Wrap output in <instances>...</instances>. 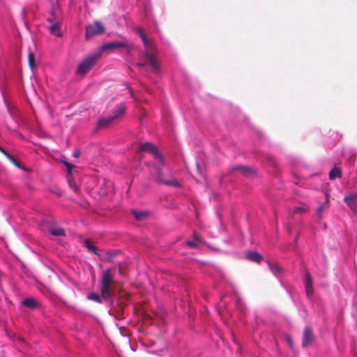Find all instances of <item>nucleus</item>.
Segmentation results:
<instances>
[{
    "mask_svg": "<svg viewBox=\"0 0 357 357\" xmlns=\"http://www.w3.org/2000/svg\"><path fill=\"white\" fill-rule=\"evenodd\" d=\"M139 36L143 41L144 46V57L146 61L151 65L152 71L154 73H158L159 71V66L157 63L155 56V47L146 38L143 30L141 28L138 29Z\"/></svg>",
    "mask_w": 357,
    "mask_h": 357,
    "instance_id": "1",
    "label": "nucleus"
},
{
    "mask_svg": "<svg viewBox=\"0 0 357 357\" xmlns=\"http://www.w3.org/2000/svg\"><path fill=\"white\" fill-rule=\"evenodd\" d=\"M114 275L112 268L105 271L100 278V292L103 299L107 300L114 294Z\"/></svg>",
    "mask_w": 357,
    "mask_h": 357,
    "instance_id": "2",
    "label": "nucleus"
},
{
    "mask_svg": "<svg viewBox=\"0 0 357 357\" xmlns=\"http://www.w3.org/2000/svg\"><path fill=\"white\" fill-rule=\"evenodd\" d=\"M101 53L98 52L87 56L77 67V73L78 75H85L88 73L100 58Z\"/></svg>",
    "mask_w": 357,
    "mask_h": 357,
    "instance_id": "3",
    "label": "nucleus"
},
{
    "mask_svg": "<svg viewBox=\"0 0 357 357\" xmlns=\"http://www.w3.org/2000/svg\"><path fill=\"white\" fill-rule=\"evenodd\" d=\"M151 174L154 181L166 185L179 187L181 185L176 180L166 181L162 178V167L160 165H153L151 169Z\"/></svg>",
    "mask_w": 357,
    "mask_h": 357,
    "instance_id": "4",
    "label": "nucleus"
},
{
    "mask_svg": "<svg viewBox=\"0 0 357 357\" xmlns=\"http://www.w3.org/2000/svg\"><path fill=\"white\" fill-rule=\"evenodd\" d=\"M105 31V29L103 24L100 22L96 21L94 23L86 26V38L89 39L95 36L102 34Z\"/></svg>",
    "mask_w": 357,
    "mask_h": 357,
    "instance_id": "5",
    "label": "nucleus"
},
{
    "mask_svg": "<svg viewBox=\"0 0 357 357\" xmlns=\"http://www.w3.org/2000/svg\"><path fill=\"white\" fill-rule=\"evenodd\" d=\"M139 151L151 153L154 155L155 159L157 160L160 163L162 164L163 162L162 155L159 153L157 147L149 142H146L142 144L139 149Z\"/></svg>",
    "mask_w": 357,
    "mask_h": 357,
    "instance_id": "6",
    "label": "nucleus"
},
{
    "mask_svg": "<svg viewBox=\"0 0 357 357\" xmlns=\"http://www.w3.org/2000/svg\"><path fill=\"white\" fill-rule=\"evenodd\" d=\"M230 173L238 172L243 176L250 177L256 174V170L249 166L236 165L231 167L229 170Z\"/></svg>",
    "mask_w": 357,
    "mask_h": 357,
    "instance_id": "7",
    "label": "nucleus"
},
{
    "mask_svg": "<svg viewBox=\"0 0 357 357\" xmlns=\"http://www.w3.org/2000/svg\"><path fill=\"white\" fill-rule=\"evenodd\" d=\"M314 340L312 329L310 326H305L303 331L302 347H307L312 344Z\"/></svg>",
    "mask_w": 357,
    "mask_h": 357,
    "instance_id": "8",
    "label": "nucleus"
},
{
    "mask_svg": "<svg viewBox=\"0 0 357 357\" xmlns=\"http://www.w3.org/2000/svg\"><path fill=\"white\" fill-rule=\"evenodd\" d=\"M47 22L51 24L49 27L50 32L56 37H61L63 36V33L61 30L60 21L55 20L53 18H47Z\"/></svg>",
    "mask_w": 357,
    "mask_h": 357,
    "instance_id": "9",
    "label": "nucleus"
},
{
    "mask_svg": "<svg viewBox=\"0 0 357 357\" xmlns=\"http://www.w3.org/2000/svg\"><path fill=\"white\" fill-rule=\"evenodd\" d=\"M305 288L307 296L311 298L314 294L312 278L310 273L307 270L305 271Z\"/></svg>",
    "mask_w": 357,
    "mask_h": 357,
    "instance_id": "10",
    "label": "nucleus"
},
{
    "mask_svg": "<svg viewBox=\"0 0 357 357\" xmlns=\"http://www.w3.org/2000/svg\"><path fill=\"white\" fill-rule=\"evenodd\" d=\"M344 202L354 213H357V193L345 196L344 197Z\"/></svg>",
    "mask_w": 357,
    "mask_h": 357,
    "instance_id": "11",
    "label": "nucleus"
},
{
    "mask_svg": "<svg viewBox=\"0 0 357 357\" xmlns=\"http://www.w3.org/2000/svg\"><path fill=\"white\" fill-rule=\"evenodd\" d=\"M127 47V45L123 42L114 41L102 45L100 47V50L104 52L107 50H113L117 48H126Z\"/></svg>",
    "mask_w": 357,
    "mask_h": 357,
    "instance_id": "12",
    "label": "nucleus"
},
{
    "mask_svg": "<svg viewBox=\"0 0 357 357\" xmlns=\"http://www.w3.org/2000/svg\"><path fill=\"white\" fill-rule=\"evenodd\" d=\"M245 256L247 259L256 263H259L263 259L262 256L257 252H247Z\"/></svg>",
    "mask_w": 357,
    "mask_h": 357,
    "instance_id": "13",
    "label": "nucleus"
},
{
    "mask_svg": "<svg viewBox=\"0 0 357 357\" xmlns=\"http://www.w3.org/2000/svg\"><path fill=\"white\" fill-rule=\"evenodd\" d=\"M115 120L112 118V116H109L107 118L100 119L98 122V128H105L113 123Z\"/></svg>",
    "mask_w": 357,
    "mask_h": 357,
    "instance_id": "14",
    "label": "nucleus"
},
{
    "mask_svg": "<svg viewBox=\"0 0 357 357\" xmlns=\"http://www.w3.org/2000/svg\"><path fill=\"white\" fill-rule=\"evenodd\" d=\"M125 111H126V107L124 105H118L111 116L116 121L123 115V114L125 113Z\"/></svg>",
    "mask_w": 357,
    "mask_h": 357,
    "instance_id": "15",
    "label": "nucleus"
},
{
    "mask_svg": "<svg viewBox=\"0 0 357 357\" xmlns=\"http://www.w3.org/2000/svg\"><path fill=\"white\" fill-rule=\"evenodd\" d=\"M22 304L30 309H34L38 305V301L33 298L24 299L22 301Z\"/></svg>",
    "mask_w": 357,
    "mask_h": 357,
    "instance_id": "16",
    "label": "nucleus"
},
{
    "mask_svg": "<svg viewBox=\"0 0 357 357\" xmlns=\"http://www.w3.org/2000/svg\"><path fill=\"white\" fill-rule=\"evenodd\" d=\"M328 176L331 180H334L336 178H342V175L340 168L336 167H333L329 172Z\"/></svg>",
    "mask_w": 357,
    "mask_h": 357,
    "instance_id": "17",
    "label": "nucleus"
},
{
    "mask_svg": "<svg viewBox=\"0 0 357 357\" xmlns=\"http://www.w3.org/2000/svg\"><path fill=\"white\" fill-rule=\"evenodd\" d=\"M271 272L275 275H280L283 272V268L278 264L268 263Z\"/></svg>",
    "mask_w": 357,
    "mask_h": 357,
    "instance_id": "18",
    "label": "nucleus"
},
{
    "mask_svg": "<svg viewBox=\"0 0 357 357\" xmlns=\"http://www.w3.org/2000/svg\"><path fill=\"white\" fill-rule=\"evenodd\" d=\"M50 232L52 235L55 236H61L65 235L63 229L58 227H51L50 228Z\"/></svg>",
    "mask_w": 357,
    "mask_h": 357,
    "instance_id": "19",
    "label": "nucleus"
},
{
    "mask_svg": "<svg viewBox=\"0 0 357 357\" xmlns=\"http://www.w3.org/2000/svg\"><path fill=\"white\" fill-rule=\"evenodd\" d=\"M132 213L137 220H142L148 216V213L146 211H138L132 210Z\"/></svg>",
    "mask_w": 357,
    "mask_h": 357,
    "instance_id": "20",
    "label": "nucleus"
},
{
    "mask_svg": "<svg viewBox=\"0 0 357 357\" xmlns=\"http://www.w3.org/2000/svg\"><path fill=\"white\" fill-rule=\"evenodd\" d=\"M87 298L93 301H96L97 303H102V296H99L98 294L96 293H91L88 294Z\"/></svg>",
    "mask_w": 357,
    "mask_h": 357,
    "instance_id": "21",
    "label": "nucleus"
},
{
    "mask_svg": "<svg viewBox=\"0 0 357 357\" xmlns=\"http://www.w3.org/2000/svg\"><path fill=\"white\" fill-rule=\"evenodd\" d=\"M84 245L85 247L91 252H93V253L96 254L97 255V252H96V247L93 245V243H91V241L89 239H86L84 242Z\"/></svg>",
    "mask_w": 357,
    "mask_h": 357,
    "instance_id": "22",
    "label": "nucleus"
},
{
    "mask_svg": "<svg viewBox=\"0 0 357 357\" xmlns=\"http://www.w3.org/2000/svg\"><path fill=\"white\" fill-rule=\"evenodd\" d=\"M29 65L31 69H33L36 66L35 65V59H34V54L32 52H29Z\"/></svg>",
    "mask_w": 357,
    "mask_h": 357,
    "instance_id": "23",
    "label": "nucleus"
},
{
    "mask_svg": "<svg viewBox=\"0 0 357 357\" xmlns=\"http://www.w3.org/2000/svg\"><path fill=\"white\" fill-rule=\"evenodd\" d=\"M49 18H53L55 20H59L57 18V16H56V6L54 3H52V5L50 16Z\"/></svg>",
    "mask_w": 357,
    "mask_h": 357,
    "instance_id": "24",
    "label": "nucleus"
},
{
    "mask_svg": "<svg viewBox=\"0 0 357 357\" xmlns=\"http://www.w3.org/2000/svg\"><path fill=\"white\" fill-rule=\"evenodd\" d=\"M9 161H10L15 167L20 168V165L16 161V160L12 157L9 153L8 156H6Z\"/></svg>",
    "mask_w": 357,
    "mask_h": 357,
    "instance_id": "25",
    "label": "nucleus"
},
{
    "mask_svg": "<svg viewBox=\"0 0 357 357\" xmlns=\"http://www.w3.org/2000/svg\"><path fill=\"white\" fill-rule=\"evenodd\" d=\"M325 208L324 204H321L319 206V207L316 211V215L321 219V213Z\"/></svg>",
    "mask_w": 357,
    "mask_h": 357,
    "instance_id": "26",
    "label": "nucleus"
},
{
    "mask_svg": "<svg viewBox=\"0 0 357 357\" xmlns=\"http://www.w3.org/2000/svg\"><path fill=\"white\" fill-rule=\"evenodd\" d=\"M63 164L66 167L69 174H70L72 172L73 169L75 167L74 165L69 163L66 161H64Z\"/></svg>",
    "mask_w": 357,
    "mask_h": 357,
    "instance_id": "27",
    "label": "nucleus"
},
{
    "mask_svg": "<svg viewBox=\"0 0 357 357\" xmlns=\"http://www.w3.org/2000/svg\"><path fill=\"white\" fill-rule=\"evenodd\" d=\"M306 212V210L304 208L302 207H295L294 208L293 213L294 214L296 213H305Z\"/></svg>",
    "mask_w": 357,
    "mask_h": 357,
    "instance_id": "28",
    "label": "nucleus"
},
{
    "mask_svg": "<svg viewBox=\"0 0 357 357\" xmlns=\"http://www.w3.org/2000/svg\"><path fill=\"white\" fill-rule=\"evenodd\" d=\"M69 184H70L71 188L75 192H78L79 191V188L78 187V185L74 181L70 182Z\"/></svg>",
    "mask_w": 357,
    "mask_h": 357,
    "instance_id": "29",
    "label": "nucleus"
},
{
    "mask_svg": "<svg viewBox=\"0 0 357 357\" xmlns=\"http://www.w3.org/2000/svg\"><path fill=\"white\" fill-rule=\"evenodd\" d=\"M186 245L190 248H197V243L195 242V241H188L186 242Z\"/></svg>",
    "mask_w": 357,
    "mask_h": 357,
    "instance_id": "30",
    "label": "nucleus"
},
{
    "mask_svg": "<svg viewBox=\"0 0 357 357\" xmlns=\"http://www.w3.org/2000/svg\"><path fill=\"white\" fill-rule=\"evenodd\" d=\"M193 238L194 240L197 242V243H202V238H201V236L198 235L196 233H194L193 234Z\"/></svg>",
    "mask_w": 357,
    "mask_h": 357,
    "instance_id": "31",
    "label": "nucleus"
},
{
    "mask_svg": "<svg viewBox=\"0 0 357 357\" xmlns=\"http://www.w3.org/2000/svg\"><path fill=\"white\" fill-rule=\"evenodd\" d=\"M81 154L80 150H77L73 153V156L76 158H79Z\"/></svg>",
    "mask_w": 357,
    "mask_h": 357,
    "instance_id": "32",
    "label": "nucleus"
},
{
    "mask_svg": "<svg viewBox=\"0 0 357 357\" xmlns=\"http://www.w3.org/2000/svg\"><path fill=\"white\" fill-rule=\"evenodd\" d=\"M0 152L2 153L5 156H8V153L2 147L0 146Z\"/></svg>",
    "mask_w": 357,
    "mask_h": 357,
    "instance_id": "33",
    "label": "nucleus"
},
{
    "mask_svg": "<svg viewBox=\"0 0 357 357\" xmlns=\"http://www.w3.org/2000/svg\"><path fill=\"white\" fill-rule=\"evenodd\" d=\"M145 63H138L137 64V67H139V68H142L144 66H145Z\"/></svg>",
    "mask_w": 357,
    "mask_h": 357,
    "instance_id": "34",
    "label": "nucleus"
},
{
    "mask_svg": "<svg viewBox=\"0 0 357 357\" xmlns=\"http://www.w3.org/2000/svg\"><path fill=\"white\" fill-rule=\"evenodd\" d=\"M119 272L121 274H123V269H122V267H121V264L120 263L119 264Z\"/></svg>",
    "mask_w": 357,
    "mask_h": 357,
    "instance_id": "35",
    "label": "nucleus"
},
{
    "mask_svg": "<svg viewBox=\"0 0 357 357\" xmlns=\"http://www.w3.org/2000/svg\"><path fill=\"white\" fill-rule=\"evenodd\" d=\"M329 202V195L326 193V204H327Z\"/></svg>",
    "mask_w": 357,
    "mask_h": 357,
    "instance_id": "36",
    "label": "nucleus"
},
{
    "mask_svg": "<svg viewBox=\"0 0 357 357\" xmlns=\"http://www.w3.org/2000/svg\"><path fill=\"white\" fill-rule=\"evenodd\" d=\"M287 340H288V343H289V346L292 347L293 342H292L291 339L290 337H288Z\"/></svg>",
    "mask_w": 357,
    "mask_h": 357,
    "instance_id": "37",
    "label": "nucleus"
},
{
    "mask_svg": "<svg viewBox=\"0 0 357 357\" xmlns=\"http://www.w3.org/2000/svg\"><path fill=\"white\" fill-rule=\"evenodd\" d=\"M268 160H273V158L271 157H268Z\"/></svg>",
    "mask_w": 357,
    "mask_h": 357,
    "instance_id": "38",
    "label": "nucleus"
},
{
    "mask_svg": "<svg viewBox=\"0 0 357 357\" xmlns=\"http://www.w3.org/2000/svg\"><path fill=\"white\" fill-rule=\"evenodd\" d=\"M108 259L109 261H112V257H109Z\"/></svg>",
    "mask_w": 357,
    "mask_h": 357,
    "instance_id": "39",
    "label": "nucleus"
}]
</instances>
